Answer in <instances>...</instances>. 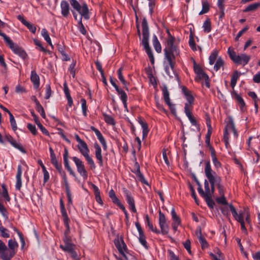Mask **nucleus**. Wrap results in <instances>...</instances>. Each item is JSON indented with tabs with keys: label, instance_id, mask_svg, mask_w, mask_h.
<instances>
[{
	"label": "nucleus",
	"instance_id": "obj_1",
	"mask_svg": "<svg viewBox=\"0 0 260 260\" xmlns=\"http://www.w3.org/2000/svg\"><path fill=\"white\" fill-rule=\"evenodd\" d=\"M167 32L168 37L166 41V47L164 49L165 56L167 59L168 64L171 67V70L173 71L175 64L173 60L175 59V56L178 55L179 53L177 45L180 42V40L179 39H176L172 36L168 29Z\"/></svg>",
	"mask_w": 260,
	"mask_h": 260
},
{
	"label": "nucleus",
	"instance_id": "obj_2",
	"mask_svg": "<svg viewBox=\"0 0 260 260\" xmlns=\"http://www.w3.org/2000/svg\"><path fill=\"white\" fill-rule=\"evenodd\" d=\"M205 173L210 185L216 186L218 190L219 194H222L224 186L221 183V178L215 172L212 171L209 161L205 162Z\"/></svg>",
	"mask_w": 260,
	"mask_h": 260
},
{
	"label": "nucleus",
	"instance_id": "obj_3",
	"mask_svg": "<svg viewBox=\"0 0 260 260\" xmlns=\"http://www.w3.org/2000/svg\"><path fill=\"white\" fill-rule=\"evenodd\" d=\"M142 35L143 38L142 40V44L150 59V62L152 64L154 62V58L151 48L149 45V27L147 23V20L145 18H143L142 22Z\"/></svg>",
	"mask_w": 260,
	"mask_h": 260
},
{
	"label": "nucleus",
	"instance_id": "obj_4",
	"mask_svg": "<svg viewBox=\"0 0 260 260\" xmlns=\"http://www.w3.org/2000/svg\"><path fill=\"white\" fill-rule=\"evenodd\" d=\"M230 58L237 64H242L243 66L247 64L249 61L251 57L245 53L237 55L234 50H231L229 48L228 51Z\"/></svg>",
	"mask_w": 260,
	"mask_h": 260
},
{
	"label": "nucleus",
	"instance_id": "obj_5",
	"mask_svg": "<svg viewBox=\"0 0 260 260\" xmlns=\"http://www.w3.org/2000/svg\"><path fill=\"white\" fill-rule=\"evenodd\" d=\"M71 6L80 15V17H83L85 19H89L88 8L85 3L80 4L77 0H69Z\"/></svg>",
	"mask_w": 260,
	"mask_h": 260
},
{
	"label": "nucleus",
	"instance_id": "obj_6",
	"mask_svg": "<svg viewBox=\"0 0 260 260\" xmlns=\"http://www.w3.org/2000/svg\"><path fill=\"white\" fill-rule=\"evenodd\" d=\"M229 206L232 215L236 220L240 222L244 221V219H245V221L247 223L249 224L250 223V215L248 212L240 211L238 212L233 205L230 204Z\"/></svg>",
	"mask_w": 260,
	"mask_h": 260
},
{
	"label": "nucleus",
	"instance_id": "obj_7",
	"mask_svg": "<svg viewBox=\"0 0 260 260\" xmlns=\"http://www.w3.org/2000/svg\"><path fill=\"white\" fill-rule=\"evenodd\" d=\"M6 43L14 53L19 56L23 59L26 58L27 55L25 51L22 48L14 43L10 38Z\"/></svg>",
	"mask_w": 260,
	"mask_h": 260
},
{
	"label": "nucleus",
	"instance_id": "obj_8",
	"mask_svg": "<svg viewBox=\"0 0 260 260\" xmlns=\"http://www.w3.org/2000/svg\"><path fill=\"white\" fill-rule=\"evenodd\" d=\"M8 246L9 248L7 247V254L4 255L3 257L7 260H11L15 254V249H17L18 245L15 240L10 239L8 241Z\"/></svg>",
	"mask_w": 260,
	"mask_h": 260
},
{
	"label": "nucleus",
	"instance_id": "obj_9",
	"mask_svg": "<svg viewBox=\"0 0 260 260\" xmlns=\"http://www.w3.org/2000/svg\"><path fill=\"white\" fill-rule=\"evenodd\" d=\"M72 159L76 166L78 172L84 179H86L87 178V172L83 161L76 156L73 157Z\"/></svg>",
	"mask_w": 260,
	"mask_h": 260
},
{
	"label": "nucleus",
	"instance_id": "obj_10",
	"mask_svg": "<svg viewBox=\"0 0 260 260\" xmlns=\"http://www.w3.org/2000/svg\"><path fill=\"white\" fill-rule=\"evenodd\" d=\"M123 192L124 196L125 197L126 200L129 206V209L134 213L137 212V210L135 207V200L134 198L132 196L131 193L126 188H123Z\"/></svg>",
	"mask_w": 260,
	"mask_h": 260
},
{
	"label": "nucleus",
	"instance_id": "obj_11",
	"mask_svg": "<svg viewBox=\"0 0 260 260\" xmlns=\"http://www.w3.org/2000/svg\"><path fill=\"white\" fill-rule=\"evenodd\" d=\"M159 225L161 229L160 232L162 235H166L169 233V228L166 222V218L160 210L159 211Z\"/></svg>",
	"mask_w": 260,
	"mask_h": 260
},
{
	"label": "nucleus",
	"instance_id": "obj_12",
	"mask_svg": "<svg viewBox=\"0 0 260 260\" xmlns=\"http://www.w3.org/2000/svg\"><path fill=\"white\" fill-rule=\"evenodd\" d=\"M75 245L72 244L63 245L61 244L60 247L63 251L68 252L71 257L74 259L78 260L79 257L77 252L75 251Z\"/></svg>",
	"mask_w": 260,
	"mask_h": 260
},
{
	"label": "nucleus",
	"instance_id": "obj_13",
	"mask_svg": "<svg viewBox=\"0 0 260 260\" xmlns=\"http://www.w3.org/2000/svg\"><path fill=\"white\" fill-rule=\"evenodd\" d=\"M114 244L119 253L127 260V258L125 252H127V248L123 240L122 239H115L114 240Z\"/></svg>",
	"mask_w": 260,
	"mask_h": 260
},
{
	"label": "nucleus",
	"instance_id": "obj_14",
	"mask_svg": "<svg viewBox=\"0 0 260 260\" xmlns=\"http://www.w3.org/2000/svg\"><path fill=\"white\" fill-rule=\"evenodd\" d=\"M182 91L185 96L186 99L188 102V103H185V106L186 105H188L190 108V109H192V105L194 101V98L192 95L191 94L190 91H189L186 87L182 86Z\"/></svg>",
	"mask_w": 260,
	"mask_h": 260
},
{
	"label": "nucleus",
	"instance_id": "obj_15",
	"mask_svg": "<svg viewBox=\"0 0 260 260\" xmlns=\"http://www.w3.org/2000/svg\"><path fill=\"white\" fill-rule=\"evenodd\" d=\"M61 13L64 17H68L70 14V8L69 4L66 1H62L60 3Z\"/></svg>",
	"mask_w": 260,
	"mask_h": 260
},
{
	"label": "nucleus",
	"instance_id": "obj_16",
	"mask_svg": "<svg viewBox=\"0 0 260 260\" xmlns=\"http://www.w3.org/2000/svg\"><path fill=\"white\" fill-rule=\"evenodd\" d=\"M22 167L21 165H18L17 168V172L16 176V182L15 185L16 189L17 190H20L22 186V180H21V175H22Z\"/></svg>",
	"mask_w": 260,
	"mask_h": 260
},
{
	"label": "nucleus",
	"instance_id": "obj_17",
	"mask_svg": "<svg viewBox=\"0 0 260 260\" xmlns=\"http://www.w3.org/2000/svg\"><path fill=\"white\" fill-rule=\"evenodd\" d=\"M191 109H190V108L188 105H186L184 107V112L189 120L190 123L192 125L196 126L197 125V122L194 119V118L192 116Z\"/></svg>",
	"mask_w": 260,
	"mask_h": 260
},
{
	"label": "nucleus",
	"instance_id": "obj_18",
	"mask_svg": "<svg viewBox=\"0 0 260 260\" xmlns=\"http://www.w3.org/2000/svg\"><path fill=\"white\" fill-rule=\"evenodd\" d=\"M30 80L35 88L37 89L40 86V78L35 71L31 72Z\"/></svg>",
	"mask_w": 260,
	"mask_h": 260
},
{
	"label": "nucleus",
	"instance_id": "obj_19",
	"mask_svg": "<svg viewBox=\"0 0 260 260\" xmlns=\"http://www.w3.org/2000/svg\"><path fill=\"white\" fill-rule=\"evenodd\" d=\"M8 141L15 148L19 150L23 153H25L26 151L23 146L19 143H17L12 137L9 136L7 138Z\"/></svg>",
	"mask_w": 260,
	"mask_h": 260
},
{
	"label": "nucleus",
	"instance_id": "obj_20",
	"mask_svg": "<svg viewBox=\"0 0 260 260\" xmlns=\"http://www.w3.org/2000/svg\"><path fill=\"white\" fill-rule=\"evenodd\" d=\"M78 148L80 153L84 156H87L89 155V149L86 143L84 142L78 145Z\"/></svg>",
	"mask_w": 260,
	"mask_h": 260
},
{
	"label": "nucleus",
	"instance_id": "obj_21",
	"mask_svg": "<svg viewBox=\"0 0 260 260\" xmlns=\"http://www.w3.org/2000/svg\"><path fill=\"white\" fill-rule=\"evenodd\" d=\"M52 165L55 167L56 170L58 171L59 175L62 177L63 181L65 180H67V178L66 176V174L64 171L62 169V166L61 164L58 163V161L52 164Z\"/></svg>",
	"mask_w": 260,
	"mask_h": 260
},
{
	"label": "nucleus",
	"instance_id": "obj_22",
	"mask_svg": "<svg viewBox=\"0 0 260 260\" xmlns=\"http://www.w3.org/2000/svg\"><path fill=\"white\" fill-rule=\"evenodd\" d=\"M63 90L66 98L68 100V105L69 107H71L73 105V102L72 98L70 95L69 88L68 87L67 84L66 82L63 84Z\"/></svg>",
	"mask_w": 260,
	"mask_h": 260
},
{
	"label": "nucleus",
	"instance_id": "obj_23",
	"mask_svg": "<svg viewBox=\"0 0 260 260\" xmlns=\"http://www.w3.org/2000/svg\"><path fill=\"white\" fill-rule=\"evenodd\" d=\"M211 156L213 163L216 169L219 168L221 167L220 162L218 160L215 151L213 148H211Z\"/></svg>",
	"mask_w": 260,
	"mask_h": 260
},
{
	"label": "nucleus",
	"instance_id": "obj_24",
	"mask_svg": "<svg viewBox=\"0 0 260 260\" xmlns=\"http://www.w3.org/2000/svg\"><path fill=\"white\" fill-rule=\"evenodd\" d=\"M145 222L151 231L156 234L160 233L159 230H158L156 228L153 226L152 223L150 221V219L148 215L145 216Z\"/></svg>",
	"mask_w": 260,
	"mask_h": 260
},
{
	"label": "nucleus",
	"instance_id": "obj_25",
	"mask_svg": "<svg viewBox=\"0 0 260 260\" xmlns=\"http://www.w3.org/2000/svg\"><path fill=\"white\" fill-rule=\"evenodd\" d=\"M152 43L153 47L155 50V51L157 53H160L161 51V47L159 41L157 39V38L156 35H153L152 39Z\"/></svg>",
	"mask_w": 260,
	"mask_h": 260
},
{
	"label": "nucleus",
	"instance_id": "obj_26",
	"mask_svg": "<svg viewBox=\"0 0 260 260\" xmlns=\"http://www.w3.org/2000/svg\"><path fill=\"white\" fill-rule=\"evenodd\" d=\"M65 186L66 192L68 198V203L69 204H72V194L70 189L69 185L68 180L63 181Z\"/></svg>",
	"mask_w": 260,
	"mask_h": 260
},
{
	"label": "nucleus",
	"instance_id": "obj_27",
	"mask_svg": "<svg viewBox=\"0 0 260 260\" xmlns=\"http://www.w3.org/2000/svg\"><path fill=\"white\" fill-rule=\"evenodd\" d=\"M122 68H120L117 71L118 78L119 80L121 82L123 85L124 86L125 89L128 90L127 85L128 83L125 80L124 77L122 75Z\"/></svg>",
	"mask_w": 260,
	"mask_h": 260
},
{
	"label": "nucleus",
	"instance_id": "obj_28",
	"mask_svg": "<svg viewBox=\"0 0 260 260\" xmlns=\"http://www.w3.org/2000/svg\"><path fill=\"white\" fill-rule=\"evenodd\" d=\"M258 7H260V3H253L248 5L244 10V12H252L255 11Z\"/></svg>",
	"mask_w": 260,
	"mask_h": 260
},
{
	"label": "nucleus",
	"instance_id": "obj_29",
	"mask_svg": "<svg viewBox=\"0 0 260 260\" xmlns=\"http://www.w3.org/2000/svg\"><path fill=\"white\" fill-rule=\"evenodd\" d=\"M41 35L44 38L45 40L48 43V44L50 45L52 47L53 45L51 43V39L49 37L48 31L45 28H43L41 30Z\"/></svg>",
	"mask_w": 260,
	"mask_h": 260
},
{
	"label": "nucleus",
	"instance_id": "obj_30",
	"mask_svg": "<svg viewBox=\"0 0 260 260\" xmlns=\"http://www.w3.org/2000/svg\"><path fill=\"white\" fill-rule=\"evenodd\" d=\"M224 61L221 57H219L214 66V70L216 71H218L220 68H222L223 70Z\"/></svg>",
	"mask_w": 260,
	"mask_h": 260
},
{
	"label": "nucleus",
	"instance_id": "obj_31",
	"mask_svg": "<svg viewBox=\"0 0 260 260\" xmlns=\"http://www.w3.org/2000/svg\"><path fill=\"white\" fill-rule=\"evenodd\" d=\"M36 109L37 111L40 113L43 118H46V114L44 108L38 100H36Z\"/></svg>",
	"mask_w": 260,
	"mask_h": 260
},
{
	"label": "nucleus",
	"instance_id": "obj_32",
	"mask_svg": "<svg viewBox=\"0 0 260 260\" xmlns=\"http://www.w3.org/2000/svg\"><path fill=\"white\" fill-rule=\"evenodd\" d=\"M62 220L63 221V223L64 224V226H66V230L64 231V236H69L70 231V228L69 225L70 222V219L68 217L62 218Z\"/></svg>",
	"mask_w": 260,
	"mask_h": 260
},
{
	"label": "nucleus",
	"instance_id": "obj_33",
	"mask_svg": "<svg viewBox=\"0 0 260 260\" xmlns=\"http://www.w3.org/2000/svg\"><path fill=\"white\" fill-rule=\"evenodd\" d=\"M203 28L204 29V31L208 33L210 32L211 30V21L209 19H207L204 22L203 25Z\"/></svg>",
	"mask_w": 260,
	"mask_h": 260
},
{
	"label": "nucleus",
	"instance_id": "obj_34",
	"mask_svg": "<svg viewBox=\"0 0 260 260\" xmlns=\"http://www.w3.org/2000/svg\"><path fill=\"white\" fill-rule=\"evenodd\" d=\"M218 58V52L217 51H213L209 58V64L211 65L213 64L216 61Z\"/></svg>",
	"mask_w": 260,
	"mask_h": 260
},
{
	"label": "nucleus",
	"instance_id": "obj_35",
	"mask_svg": "<svg viewBox=\"0 0 260 260\" xmlns=\"http://www.w3.org/2000/svg\"><path fill=\"white\" fill-rule=\"evenodd\" d=\"M235 128V126L233 119L231 117H229L228 118V122L226 125L225 129H227L228 131L230 132L232 130H234Z\"/></svg>",
	"mask_w": 260,
	"mask_h": 260
},
{
	"label": "nucleus",
	"instance_id": "obj_36",
	"mask_svg": "<svg viewBox=\"0 0 260 260\" xmlns=\"http://www.w3.org/2000/svg\"><path fill=\"white\" fill-rule=\"evenodd\" d=\"M238 78V72L237 71H236L234 72V74L232 76L231 79V86L232 88H234L235 86Z\"/></svg>",
	"mask_w": 260,
	"mask_h": 260
},
{
	"label": "nucleus",
	"instance_id": "obj_37",
	"mask_svg": "<svg viewBox=\"0 0 260 260\" xmlns=\"http://www.w3.org/2000/svg\"><path fill=\"white\" fill-rule=\"evenodd\" d=\"M235 97L236 101H237V102L238 103V104L240 105L241 110L242 111H243L244 108V107L245 105V102H244L243 99L240 95H239L237 93H236L235 94Z\"/></svg>",
	"mask_w": 260,
	"mask_h": 260
},
{
	"label": "nucleus",
	"instance_id": "obj_38",
	"mask_svg": "<svg viewBox=\"0 0 260 260\" xmlns=\"http://www.w3.org/2000/svg\"><path fill=\"white\" fill-rule=\"evenodd\" d=\"M163 97L165 102L166 104H170V99L169 97V92L166 86H165L162 89Z\"/></svg>",
	"mask_w": 260,
	"mask_h": 260
},
{
	"label": "nucleus",
	"instance_id": "obj_39",
	"mask_svg": "<svg viewBox=\"0 0 260 260\" xmlns=\"http://www.w3.org/2000/svg\"><path fill=\"white\" fill-rule=\"evenodd\" d=\"M139 241L145 248L148 249V246L144 233L139 234Z\"/></svg>",
	"mask_w": 260,
	"mask_h": 260
},
{
	"label": "nucleus",
	"instance_id": "obj_40",
	"mask_svg": "<svg viewBox=\"0 0 260 260\" xmlns=\"http://www.w3.org/2000/svg\"><path fill=\"white\" fill-rule=\"evenodd\" d=\"M116 91L118 93V95H120V98L122 101H127V96L124 90L118 88L116 90Z\"/></svg>",
	"mask_w": 260,
	"mask_h": 260
},
{
	"label": "nucleus",
	"instance_id": "obj_41",
	"mask_svg": "<svg viewBox=\"0 0 260 260\" xmlns=\"http://www.w3.org/2000/svg\"><path fill=\"white\" fill-rule=\"evenodd\" d=\"M209 10V5L207 1H204L202 2V9L199 13V15H202L207 13Z\"/></svg>",
	"mask_w": 260,
	"mask_h": 260
},
{
	"label": "nucleus",
	"instance_id": "obj_42",
	"mask_svg": "<svg viewBox=\"0 0 260 260\" xmlns=\"http://www.w3.org/2000/svg\"><path fill=\"white\" fill-rule=\"evenodd\" d=\"M136 174L139 179V180L142 183H144L147 185H148V183L146 181V180L145 179L144 176L143 174L141 173L140 170V168L139 167L137 170V173Z\"/></svg>",
	"mask_w": 260,
	"mask_h": 260
},
{
	"label": "nucleus",
	"instance_id": "obj_43",
	"mask_svg": "<svg viewBox=\"0 0 260 260\" xmlns=\"http://www.w3.org/2000/svg\"><path fill=\"white\" fill-rule=\"evenodd\" d=\"M0 233L1 236L3 238H8L10 237L9 230L3 226H1V227H0Z\"/></svg>",
	"mask_w": 260,
	"mask_h": 260
},
{
	"label": "nucleus",
	"instance_id": "obj_44",
	"mask_svg": "<svg viewBox=\"0 0 260 260\" xmlns=\"http://www.w3.org/2000/svg\"><path fill=\"white\" fill-rule=\"evenodd\" d=\"M204 199H205L206 203L207 204L208 206L213 209L214 207V202L212 200V196H205Z\"/></svg>",
	"mask_w": 260,
	"mask_h": 260
},
{
	"label": "nucleus",
	"instance_id": "obj_45",
	"mask_svg": "<svg viewBox=\"0 0 260 260\" xmlns=\"http://www.w3.org/2000/svg\"><path fill=\"white\" fill-rule=\"evenodd\" d=\"M59 204H60V211H61L62 217L65 218V217H68L66 210L65 209L63 202L62 199L60 200Z\"/></svg>",
	"mask_w": 260,
	"mask_h": 260
},
{
	"label": "nucleus",
	"instance_id": "obj_46",
	"mask_svg": "<svg viewBox=\"0 0 260 260\" xmlns=\"http://www.w3.org/2000/svg\"><path fill=\"white\" fill-rule=\"evenodd\" d=\"M81 108L83 114L84 116H87V107L86 105V101L84 99H81Z\"/></svg>",
	"mask_w": 260,
	"mask_h": 260
},
{
	"label": "nucleus",
	"instance_id": "obj_47",
	"mask_svg": "<svg viewBox=\"0 0 260 260\" xmlns=\"http://www.w3.org/2000/svg\"><path fill=\"white\" fill-rule=\"evenodd\" d=\"M104 119L106 123L114 125L115 124L114 119L113 118L109 115L104 114Z\"/></svg>",
	"mask_w": 260,
	"mask_h": 260
},
{
	"label": "nucleus",
	"instance_id": "obj_48",
	"mask_svg": "<svg viewBox=\"0 0 260 260\" xmlns=\"http://www.w3.org/2000/svg\"><path fill=\"white\" fill-rule=\"evenodd\" d=\"M221 197L217 198L216 200V202L220 204H222L226 205L228 204V202L226 201V200L224 196V190H223V194H219Z\"/></svg>",
	"mask_w": 260,
	"mask_h": 260
},
{
	"label": "nucleus",
	"instance_id": "obj_49",
	"mask_svg": "<svg viewBox=\"0 0 260 260\" xmlns=\"http://www.w3.org/2000/svg\"><path fill=\"white\" fill-rule=\"evenodd\" d=\"M188 43H189V45L190 47L192 49V50H193V51L197 50L196 43H195L194 40L193 39L192 34H191L189 35V40Z\"/></svg>",
	"mask_w": 260,
	"mask_h": 260
},
{
	"label": "nucleus",
	"instance_id": "obj_50",
	"mask_svg": "<svg viewBox=\"0 0 260 260\" xmlns=\"http://www.w3.org/2000/svg\"><path fill=\"white\" fill-rule=\"evenodd\" d=\"M199 242L201 244L202 248L205 249L208 246V244L206 241V240L202 236V235H200L199 239Z\"/></svg>",
	"mask_w": 260,
	"mask_h": 260
},
{
	"label": "nucleus",
	"instance_id": "obj_51",
	"mask_svg": "<svg viewBox=\"0 0 260 260\" xmlns=\"http://www.w3.org/2000/svg\"><path fill=\"white\" fill-rule=\"evenodd\" d=\"M85 158L87 161V163L90 165V168L91 169H94L95 168L94 162L89 155H87V156H85Z\"/></svg>",
	"mask_w": 260,
	"mask_h": 260
},
{
	"label": "nucleus",
	"instance_id": "obj_52",
	"mask_svg": "<svg viewBox=\"0 0 260 260\" xmlns=\"http://www.w3.org/2000/svg\"><path fill=\"white\" fill-rule=\"evenodd\" d=\"M79 30L83 35H85L86 33V29L82 22V18L80 17L79 18Z\"/></svg>",
	"mask_w": 260,
	"mask_h": 260
},
{
	"label": "nucleus",
	"instance_id": "obj_53",
	"mask_svg": "<svg viewBox=\"0 0 260 260\" xmlns=\"http://www.w3.org/2000/svg\"><path fill=\"white\" fill-rule=\"evenodd\" d=\"M27 128L34 135H36L37 134V131L36 126L30 123H28L27 125Z\"/></svg>",
	"mask_w": 260,
	"mask_h": 260
},
{
	"label": "nucleus",
	"instance_id": "obj_54",
	"mask_svg": "<svg viewBox=\"0 0 260 260\" xmlns=\"http://www.w3.org/2000/svg\"><path fill=\"white\" fill-rule=\"evenodd\" d=\"M51 89L49 84L46 85V94L45 98L46 99H49L51 95Z\"/></svg>",
	"mask_w": 260,
	"mask_h": 260
},
{
	"label": "nucleus",
	"instance_id": "obj_55",
	"mask_svg": "<svg viewBox=\"0 0 260 260\" xmlns=\"http://www.w3.org/2000/svg\"><path fill=\"white\" fill-rule=\"evenodd\" d=\"M3 191H2V196L7 201H9L10 200V198L9 196L8 191L4 185L2 186Z\"/></svg>",
	"mask_w": 260,
	"mask_h": 260
},
{
	"label": "nucleus",
	"instance_id": "obj_56",
	"mask_svg": "<svg viewBox=\"0 0 260 260\" xmlns=\"http://www.w3.org/2000/svg\"><path fill=\"white\" fill-rule=\"evenodd\" d=\"M171 216L173 221H181L179 216L177 215L175 210L174 208H172L171 211Z\"/></svg>",
	"mask_w": 260,
	"mask_h": 260
},
{
	"label": "nucleus",
	"instance_id": "obj_57",
	"mask_svg": "<svg viewBox=\"0 0 260 260\" xmlns=\"http://www.w3.org/2000/svg\"><path fill=\"white\" fill-rule=\"evenodd\" d=\"M30 31H31L32 33L35 34L36 31V27L35 25L33 24L30 23L28 21L26 24L24 25Z\"/></svg>",
	"mask_w": 260,
	"mask_h": 260
},
{
	"label": "nucleus",
	"instance_id": "obj_58",
	"mask_svg": "<svg viewBox=\"0 0 260 260\" xmlns=\"http://www.w3.org/2000/svg\"><path fill=\"white\" fill-rule=\"evenodd\" d=\"M0 213L2 214V215L5 217L6 218H8V213L6 209L4 206V205L0 203Z\"/></svg>",
	"mask_w": 260,
	"mask_h": 260
},
{
	"label": "nucleus",
	"instance_id": "obj_59",
	"mask_svg": "<svg viewBox=\"0 0 260 260\" xmlns=\"http://www.w3.org/2000/svg\"><path fill=\"white\" fill-rule=\"evenodd\" d=\"M204 187H205V196H210L211 193H210V187L209 185V182L207 180H205L204 182Z\"/></svg>",
	"mask_w": 260,
	"mask_h": 260
},
{
	"label": "nucleus",
	"instance_id": "obj_60",
	"mask_svg": "<svg viewBox=\"0 0 260 260\" xmlns=\"http://www.w3.org/2000/svg\"><path fill=\"white\" fill-rule=\"evenodd\" d=\"M249 27L248 26H245L244 27L242 30H241L237 34V36L235 38V40L237 41L239 40V39L241 37V36L246 32L248 29Z\"/></svg>",
	"mask_w": 260,
	"mask_h": 260
},
{
	"label": "nucleus",
	"instance_id": "obj_61",
	"mask_svg": "<svg viewBox=\"0 0 260 260\" xmlns=\"http://www.w3.org/2000/svg\"><path fill=\"white\" fill-rule=\"evenodd\" d=\"M189 187L190 190L191 191V197L194 199L196 204L199 205L198 201L197 200V196L196 194L195 190L193 188V187L191 185H190Z\"/></svg>",
	"mask_w": 260,
	"mask_h": 260
},
{
	"label": "nucleus",
	"instance_id": "obj_62",
	"mask_svg": "<svg viewBox=\"0 0 260 260\" xmlns=\"http://www.w3.org/2000/svg\"><path fill=\"white\" fill-rule=\"evenodd\" d=\"M184 248L186 249L189 253H191L190 241L189 240H186L183 243Z\"/></svg>",
	"mask_w": 260,
	"mask_h": 260
},
{
	"label": "nucleus",
	"instance_id": "obj_63",
	"mask_svg": "<svg viewBox=\"0 0 260 260\" xmlns=\"http://www.w3.org/2000/svg\"><path fill=\"white\" fill-rule=\"evenodd\" d=\"M193 70L197 75L203 71L201 67L197 64L194 61H193Z\"/></svg>",
	"mask_w": 260,
	"mask_h": 260
},
{
	"label": "nucleus",
	"instance_id": "obj_64",
	"mask_svg": "<svg viewBox=\"0 0 260 260\" xmlns=\"http://www.w3.org/2000/svg\"><path fill=\"white\" fill-rule=\"evenodd\" d=\"M197 76L200 79H204L205 80H207L209 78L208 76L203 71L198 74Z\"/></svg>",
	"mask_w": 260,
	"mask_h": 260
}]
</instances>
